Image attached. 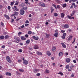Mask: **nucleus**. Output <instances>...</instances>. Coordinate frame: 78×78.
<instances>
[{
	"label": "nucleus",
	"mask_w": 78,
	"mask_h": 78,
	"mask_svg": "<svg viewBox=\"0 0 78 78\" xmlns=\"http://www.w3.org/2000/svg\"><path fill=\"white\" fill-rule=\"evenodd\" d=\"M19 71H20V72H23L24 71V70L23 69H19Z\"/></svg>",
	"instance_id": "nucleus-30"
},
{
	"label": "nucleus",
	"mask_w": 78,
	"mask_h": 78,
	"mask_svg": "<svg viewBox=\"0 0 78 78\" xmlns=\"http://www.w3.org/2000/svg\"><path fill=\"white\" fill-rule=\"evenodd\" d=\"M18 61L20 63L22 62V60H21V59H19L18 60Z\"/></svg>",
	"instance_id": "nucleus-55"
},
{
	"label": "nucleus",
	"mask_w": 78,
	"mask_h": 78,
	"mask_svg": "<svg viewBox=\"0 0 78 78\" xmlns=\"http://www.w3.org/2000/svg\"><path fill=\"white\" fill-rule=\"evenodd\" d=\"M28 34L29 35H31L32 34V32H31V31H29L28 32Z\"/></svg>",
	"instance_id": "nucleus-43"
},
{
	"label": "nucleus",
	"mask_w": 78,
	"mask_h": 78,
	"mask_svg": "<svg viewBox=\"0 0 78 78\" xmlns=\"http://www.w3.org/2000/svg\"><path fill=\"white\" fill-rule=\"evenodd\" d=\"M22 34V32H20L18 33V35H20Z\"/></svg>",
	"instance_id": "nucleus-53"
},
{
	"label": "nucleus",
	"mask_w": 78,
	"mask_h": 78,
	"mask_svg": "<svg viewBox=\"0 0 78 78\" xmlns=\"http://www.w3.org/2000/svg\"><path fill=\"white\" fill-rule=\"evenodd\" d=\"M30 42V41L29 39L27 40L26 41V43L27 44H28Z\"/></svg>",
	"instance_id": "nucleus-22"
},
{
	"label": "nucleus",
	"mask_w": 78,
	"mask_h": 78,
	"mask_svg": "<svg viewBox=\"0 0 78 78\" xmlns=\"http://www.w3.org/2000/svg\"><path fill=\"white\" fill-rule=\"evenodd\" d=\"M46 54L48 56H50L51 55V53L49 51H47L46 52Z\"/></svg>",
	"instance_id": "nucleus-12"
},
{
	"label": "nucleus",
	"mask_w": 78,
	"mask_h": 78,
	"mask_svg": "<svg viewBox=\"0 0 78 78\" xmlns=\"http://www.w3.org/2000/svg\"><path fill=\"white\" fill-rule=\"evenodd\" d=\"M6 59L7 61L9 63H11L12 61L10 59V57L9 56H7L6 57Z\"/></svg>",
	"instance_id": "nucleus-2"
},
{
	"label": "nucleus",
	"mask_w": 78,
	"mask_h": 78,
	"mask_svg": "<svg viewBox=\"0 0 78 78\" xmlns=\"http://www.w3.org/2000/svg\"><path fill=\"white\" fill-rule=\"evenodd\" d=\"M5 48V45H3L2 46V48Z\"/></svg>",
	"instance_id": "nucleus-56"
},
{
	"label": "nucleus",
	"mask_w": 78,
	"mask_h": 78,
	"mask_svg": "<svg viewBox=\"0 0 78 78\" xmlns=\"http://www.w3.org/2000/svg\"><path fill=\"white\" fill-rule=\"evenodd\" d=\"M21 39L23 41H25L26 39V38L23 36H21Z\"/></svg>",
	"instance_id": "nucleus-16"
},
{
	"label": "nucleus",
	"mask_w": 78,
	"mask_h": 78,
	"mask_svg": "<svg viewBox=\"0 0 78 78\" xmlns=\"http://www.w3.org/2000/svg\"><path fill=\"white\" fill-rule=\"evenodd\" d=\"M20 14L22 15H23L25 14V11L23 9H21L20 11Z\"/></svg>",
	"instance_id": "nucleus-4"
},
{
	"label": "nucleus",
	"mask_w": 78,
	"mask_h": 78,
	"mask_svg": "<svg viewBox=\"0 0 78 78\" xmlns=\"http://www.w3.org/2000/svg\"><path fill=\"white\" fill-rule=\"evenodd\" d=\"M39 48V46H38V45L36 44H35L34 46V48L35 49H38Z\"/></svg>",
	"instance_id": "nucleus-11"
},
{
	"label": "nucleus",
	"mask_w": 78,
	"mask_h": 78,
	"mask_svg": "<svg viewBox=\"0 0 78 78\" xmlns=\"http://www.w3.org/2000/svg\"><path fill=\"white\" fill-rule=\"evenodd\" d=\"M24 27V26L23 25L22 26H21V27L22 28H23Z\"/></svg>",
	"instance_id": "nucleus-59"
},
{
	"label": "nucleus",
	"mask_w": 78,
	"mask_h": 78,
	"mask_svg": "<svg viewBox=\"0 0 78 78\" xmlns=\"http://www.w3.org/2000/svg\"><path fill=\"white\" fill-rule=\"evenodd\" d=\"M25 23L26 24H27V23H30V22H29V21H28V20H27L26 22H25Z\"/></svg>",
	"instance_id": "nucleus-45"
},
{
	"label": "nucleus",
	"mask_w": 78,
	"mask_h": 78,
	"mask_svg": "<svg viewBox=\"0 0 78 78\" xmlns=\"http://www.w3.org/2000/svg\"><path fill=\"white\" fill-rule=\"evenodd\" d=\"M72 0H69V3H71L72 2Z\"/></svg>",
	"instance_id": "nucleus-62"
},
{
	"label": "nucleus",
	"mask_w": 78,
	"mask_h": 78,
	"mask_svg": "<svg viewBox=\"0 0 78 78\" xmlns=\"http://www.w3.org/2000/svg\"><path fill=\"white\" fill-rule=\"evenodd\" d=\"M45 73H49V71L47 69H46L45 71Z\"/></svg>",
	"instance_id": "nucleus-33"
},
{
	"label": "nucleus",
	"mask_w": 78,
	"mask_h": 78,
	"mask_svg": "<svg viewBox=\"0 0 78 78\" xmlns=\"http://www.w3.org/2000/svg\"><path fill=\"white\" fill-rule=\"evenodd\" d=\"M18 52L20 53H21L23 52V50L22 49H19L18 50Z\"/></svg>",
	"instance_id": "nucleus-32"
},
{
	"label": "nucleus",
	"mask_w": 78,
	"mask_h": 78,
	"mask_svg": "<svg viewBox=\"0 0 78 78\" xmlns=\"http://www.w3.org/2000/svg\"><path fill=\"white\" fill-rule=\"evenodd\" d=\"M28 9V8L27 7H25L23 8V9L24 10H27Z\"/></svg>",
	"instance_id": "nucleus-27"
},
{
	"label": "nucleus",
	"mask_w": 78,
	"mask_h": 78,
	"mask_svg": "<svg viewBox=\"0 0 78 78\" xmlns=\"http://www.w3.org/2000/svg\"><path fill=\"white\" fill-rule=\"evenodd\" d=\"M52 6L55 7V9H57V8L56 7V5H55V4H53L52 5Z\"/></svg>",
	"instance_id": "nucleus-37"
},
{
	"label": "nucleus",
	"mask_w": 78,
	"mask_h": 78,
	"mask_svg": "<svg viewBox=\"0 0 78 78\" xmlns=\"http://www.w3.org/2000/svg\"><path fill=\"white\" fill-rule=\"evenodd\" d=\"M66 33H64L63 34V36H65V37H66Z\"/></svg>",
	"instance_id": "nucleus-48"
},
{
	"label": "nucleus",
	"mask_w": 78,
	"mask_h": 78,
	"mask_svg": "<svg viewBox=\"0 0 78 78\" xmlns=\"http://www.w3.org/2000/svg\"><path fill=\"white\" fill-rule=\"evenodd\" d=\"M0 39H4V36L3 35H2L0 36Z\"/></svg>",
	"instance_id": "nucleus-29"
},
{
	"label": "nucleus",
	"mask_w": 78,
	"mask_h": 78,
	"mask_svg": "<svg viewBox=\"0 0 78 78\" xmlns=\"http://www.w3.org/2000/svg\"><path fill=\"white\" fill-rule=\"evenodd\" d=\"M70 59L69 58H66V62L69 63L70 62Z\"/></svg>",
	"instance_id": "nucleus-15"
},
{
	"label": "nucleus",
	"mask_w": 78,
	"mask_h": 78,
	"mask_svg": "<svg viewBox=\"0 0 78 78\" xmlns=\"http://www.w3.org/2000/svg\"><path fill=\"white\" fill-rule=\"evenodd\" d=\"M1 25L3 27H4V23L2 22H1Z\"/></svg>",
	"instance_id": "nucleus-36"
},
{
	"label": "nucleus",
	"mask_w": 78,
	"mask_h": 78,
	"mask_svg": "<svg viewBox=\"0 0 78 78\" xmlns=\"http://www.w3.org/2000/svg\"><path fill=\"white\" fill-rule=\"evenodd\" d=\"M65 55H66V56H67L68 55V52H66L65 53Z\"/></svg>",
	"instance_id": "nucleus-54"
},
{
	"label": "nucleus",
	"mask_w": 78,
	"mask_h": 78,
	"mask_svg": "<svg viewBox=\"0 0 78 78\" xmlns=\"http://www.w3.org/2000/svg\"><path fill=\"white\" fill-rule=\"evenodd\" d=\"M23 63L24 65H27L28 64V61L26 60H24V58L23 57Z\"/></svg>",
	"instance_id": "nucleus-1"
},
{
	"label": "nucleus",
	"mask_w": 78,
	"mask_h": 78,
	"mask_svg": "<svg viewBox=\"0 0 78 78\" xmlns=\"http://www.w3.org/2000/svg\"><path fill=\"white\" fill-rule=\"evenodd\" d=\"M45 35H46V37L47 38H48L50 36V35L49 34L46 33L45 34Z\"/></svg>",
	"instance_id": "nucleus-19"
},
{
	"label": "nucleus",
	"mask_w": 78,
	"mask_h": 78,
	"mask_svg": "<svg viewBox=\"0 0 78 78\" xmlns=\"http://www.w3.org/2000/svg\"><path fill=\"white\" fill-rule=\"evenodd\" d=\"M5 74L6 75L8 76H11L12 74L10 73L9 72H6L5 73Z\"/></svg>",
	"instance_id": "nucleus-14"
},
{
	"label": "nucleus",
	"mask_w": 78,
	"mask_h": 78,
	"mask_svg": "<svg viewBox=\"0 0 78 78\" xmlns=\"http://www.w3.org/2000/svg\"><path fill=\"white\" fill-rule=\"evenodd\" d=\"M69 25L68 24H65L63 26V27L64 28L67 29V28H68L69 27Z\"/></svg>",
	"instance_id": "nucleus-9"
},
{
	"label": "nucleus",
	"mask_w": 78,
	"mask_h": 78,
	"mask_svg": "<svg viewBox=\"0 0 78 78\" xmlns=\"http://www.w3.org/2000/svg\"><path fill=\"white\" fill-rule=\"evenodd\" d=\"M2 52L4 54H5L6 53V52H5V51H2Z\"/></svg>",
	"instance_id": "nucleus-61"
},
{
	"label": "nucleus",
	"mask_w": 78,
	"mask_h": 78,
	"mask_svg": "<svg viewBox=\"0 0 78 78\" xmlns=\"http://www.w3.org/2000/svg\"><path fill=\"white\" fill-rule=\"evenodd\" d=\"M55 32L56 33H58V31L57 30H55Z\"/></svg>",
	"instance_id": "nucleus-58"
},
{
	"label": "nucleus",
	"mask_w": 78,
	"mask_h": 78,
	"mask_svg": "<svg viewBox=\"0 0 78 78\" xmlns=\"http://www.w3.org/2000/svg\"><path fill=\"white\" fill-rule=\"evenodd\" d=\"M58 33H55V34H54L53 35L55 37H58Z\"/></svg>",
	"instance_id": "nucleus-24"
},
{
	"label": "nucleus",
	"mask_w": 78,
	"mask_h": 78,
	"mask_svg": "<svg viewBox=\"0 0 78 78\" xmlns=\"http://www.w3.org/2000/svg\"><path fill=\"white\" fill-rule=\"evenodd\" d=\"M4 16L7 19L9 20L10 19L9 16L6 14H4Z\"/></svg>",
	"instance_id": "nucleus-7"
},
{
	"label": "nucleus",
	"mask_w": 78,
	"mask_h": 78,
	"mask_svg": "<svg viewBox=\"0 0 78 78\" xmlns=\"http://www.w3.org/2000/svg\"><path fill=\"white\" fill-rule=\"evenodd\" d=\"M37 55H42V53L41 52H40L39 51H37L36 52Z\"/></svg>",
	"instance_id": "nucleus-8"
},
{
	"label": "nucleus",
	"mask_w": 78,
	"mask_h": 78,
	"mask_svg": "<svg viewBox=\"0 0 78 78\" xmlns=\"http://www.w3.org/2000/svg\"><path fill=\"white\" fill-rule=\"evenodd\" d=\"M19 4V2L18 1H16V2H15V5H17Z\"/></svg>",
	"instance_id": "nucleus-31"
},
{
	"label": "nucleus",
	"mask_w": 78,
	"mask_h": 78,
	"mask_svg": "<svg viewBox=\"0 0 78 78\" xmlns=\"http://www.w3.org/2000/svg\"><path fill=\"white\" fill-rule=\"evenodd\" d=\"M54 16L55 17H57L58 16V15L57 13L55 12L54 13Z\"/></svg>",
	"instance_id": "nucleus-42"
},
{
	"label": "nucleus",
	"mask_w": 78,
	"mask_h": 78,
	"mask_svg": "<svg viewBox=\"0 0 78 78\" xmlns=\"http://www.w3.org/2000/svg\"><path fill=\"white\" fill-rule=\"evenodd\" d=\"M73 62H74V63H76V60H73Z\"/></svg>",
	"instance_id": "nucleus-60"
},
{
	"label": "nucleus",
	"mask_w": 78,
	"mask_h": 78,
	"mask_svg": "<svg viewBox=\"0 0 78 78\" xmlns=\"http://www.w3.org/2000/svg\"><path fill=\"white\" fill-rule=\"evenodd\" d=\"M29 25V24H28V23L25 24V27H27V26H28Z\"/></svg>",
	"instance_id": "nucleus-57"
},
{
	"label": "nucleus",
	"mask_w": 78,
	"mask_h": 78,
	"mask_svg": "<svg viewBox=\"0 0 78 78\" xmlns=\"http://www.w3.org/2000/svg\"><path fill=\"white\" fill-rule=\"evenodd\" d=\"M58 55L60 56H62L63 55V53L62 52H60L59 53Z\"/></svg>",
	"instance_id": "nucleus-21"
},
{
	"label": "nucleus",
	"mask_w": 78,
	"mask_h": 78,
	"mask_svg": "<svg viewBox=\"0 0 78 78\" xmlns=\"http://www.w3.org/2000/svg\"><path fill=\"white\" fill-rule=\"evenodd\" d=\"M72 5L73 6V5H74V7H75L76 5H75V3H74V2L73 3Z\"/></svg>",
	"instance_id": "nucleus-52"
},
{
	"label": "nucleus",
	"mask_w": 78,
	"mask_h": 78,
	"mask_svg": "<svg viewBox=\"0 0 78 78\" xmlns=\"http://www.w3.org/2000/svg\"><path fill=\"white\" fill-rule=\"evenodd\" d=\"M32 38L36 41L39 40V37L38 36L36 37L35 36H33Z\"/></svg>",
	"instance_id": "nucleus-5"
},
{
	"label": "nucleus",
	"mask_w": 78,
	"mask_h": 78,
	"mask_svg": "<svg viewBox=\"0 0 78 78\" xmlns=\"http://www.w3.org/2000/svg\"><path fill=\"white\" fill-rule=\"evenodd\" d=\"M69 65H67L66 66V68L67 69H68L69 68Z\"/></svg>",
	"instance_id": "nucleus-28"
},
{
	"label": "nucleus",
	"mask_w": 78,
	"mask_h": 78,
	"mask_svg": "<svg viewBox=\"0 0 78 78\" xmlns=\"http://www.w3.org/2000/svg\"><path fill=\"white\" fill-rule=\"evenodd\" d=\"M56 8L58 9H59L60 8V6L59 5H57Z\"/></svg>",
	"instance_id": "nucleus-44"
},
{
	"label": "nucleus",
	"mask_w": 78,
	"mask_h": 78,
	"mask_svg": "<svg viewBox=\"0 0 78 78\" xmlns=\"http://www.w3.org/2000/svg\"><path fill=\"white\" fill-rule=\"evenodd\" d=\"M75 66L73 65L70 66V68L72 69L73 68H74Z\"/></svg>",
	"instance_id": "nucleus-38"
},
{
	"label": "nucleus",
	"mask_w": 78,
	"mask_h": 78,
	"mask_svg": "<svg viewBox=\"0 0 78 78\" xmlns=\"http://www.w3.org/2000/svg\"><path fill=\"white\" fill-rule=\"evenodd\" d=\"M67 17L68 18V19H74V17H71V16H69V15H67Z\"/></svg>",
	"instance_id": "nucleus-10"
},
{
	"label": "nucleus",
	"mask_w": 78,
	"mask_h": 78,
	"mask_svg": "<svg viewBox=\"0 0 78 78\" xmlns=\"http://www.w3.org/2000/svg\"><path fill=\"white\" fill-rule=\"evenodd\" d=\"M14 2H11L10 4V5L12 6H13L14 4Z\"/></svg>",
	"instance_id": "nucleus-41"
},
{
	"label": "nucleus",
	"mask_w": 78,
	"mask_h": 78,
	"mask_svg": "<svg viewBox=\"0 0 78 78\" xmlns=\"http://www.w3.org/2000/svg\"><path fill=\"white\" fill-rule=\"evenodd\" d=\"M73 36H70L67 39L68 41H70L72 39Z\"/></svg>",
	"instance_id": "nucleus-13"
},
{
	"label": "nucleus",
	"mask_w": 78,
	"mask_h": 78,
	"mask_svg": "<svg viewBox=\"0 0 78 78\" xmlns=\"http://www.w3.org/2000/svg\"><path fill=\"white\" fill-rule=\"evenodd\" d=\"M8 9L9 10H10L11 8L10 6H8L7 7Z\"/></svg>",
	"instance_id": "nucleus-46"
},
{
	"label": "nucleus",
	"mask_w": 78,
	"mask_h": 78,
	"mask_svg": "<svg viewBox=\"0 0 78 78\" xmlns=\"http://www.w3.org/2000/svg\"><path fill=\"white\" fill-rule=\"evenodd\" d=\"M54 11V9L52 8V7L51 8V13H52Z\"/></svg>",
	"instance_id": "nucleus-26"
},
{
	"label": "nucleus",
	"mask_w": 78,
	"mask_h": 78,
	"mask_svg": "<svg viewBox=\"0 0 78 78\" xmlns=\"http://www.w3.org/2000/svg\"><path fill=\"white\" fill-rule=\"evenodd\" d=\"M62 38L63 39H65V37L63 35L62 36Z\"/></svg>",
	"instance_id": "nucleus-49"
},
{
	"label": "nucleus",
	"mask_w": 78,
	"mask_h": 78,
	"mask_svg": "<svg viewBox=\"0 0 78 78\" xmlns=\"http://www.w3.org/2000/svg\"><path fill=\"white\" fill-rule=\"evenodd\" d=\"M33 72L35 73H37L39 72V69L37 68H34L33 69Z\"/></svg>",
	"instance_id": "nucleus-3"
},
{
	"label": "nucleus",
	"mask_w": 78,
	"mask_h": 78,
	"mask_svg": "<svg viewBox=\"0 0 78 78\" xmlns=\"http://www.w3.org/2000/svg\"><path fill=\"white\" fill-rule=\"evenodd\" d=\"M61 44L63 48H66V45H65V44H64V43H61Z\"/></svg>",
	"instance_id": "nucleus-20"
},
{
	"label": "nucleus",
	"mask_w": 78,
	"mask_h": 78,
	"mask_svg": "<svg viewBox=\"0 0 78 78\" xmlns=\"http://www.w3.org/2000/svg\"><path fill=\"white\" fill-rule=\"evenodd\" d=\"M8 38H9V36L8 35H6L4 37L5 39H8Z\"/></svg>",
	"instance_id": "nucleus-23"
},
{
	"label": "nucleus",
	"mask_w": 78,
	"mask_h": 78,
	"mask_svg": "<svg viewBox=\"0 0 78 78\" xmlns=\"http://www.w3.org/2000/svg\"><path fill=\"white\" fill-rule=\"evenodd\" d=\"M16 41L18 42H20V39L19 38H17L16 39Z\"/></svg>",
	"instance_id": "nucleus-47"
},
{
	"label": "nucleus",
	"mask_w": 78,
	"mask_h": 78,
	"mask_svg": "<svg viewBox=\"0 0 78 78\" xmlns=\"http://www.w3.org/2000/svg\"><path fill=\"white\" fill-rule=\"evenodd\" d=\"M64 16H65V15L64 14V13H61V17L62 18H63Z\"/></svg>",
	"instance_id": "nucleus-18"
},
{
	"label": "nucleus",
	"mask_w": 78,
	"mask_h": 78,
	"mask_svg": "<svg viewBox=\"0 0 78 78\" xmlns=\"http://www.w3.org/2000/svg\"><path fill=\"white\" fill-rule=\"evenodd\" d=\"M56 47L55 46H53L52 48V51H56Z\"/></svg>",
	"instance_id": "nucleus-17"
},
{
	"label": "nucleus",
	"mask_w": 78,
	"mask_h": 78,
	"mask_svg": "<svg viewBox=\"0 0 78 78\" xmlns=\"http://www.w3.org/2000/svg\"><path fill=\"white\" fill-rule=\"evenodd\" d=\"M58 74L61 75L62 76L63 75V73L62 72H59L58 73Z\"/></svg>",
	"instance_id": "nucleus-39"
},
{
	"label": "nucleus",
	"mask_w": 78,
	"mask_h": 78,
	"mask_svg": "<svg viewBox=\"0 0 78 78\" xmlns=\"http://www.w3.org/2000/svg\"><path fill=\"white\" fill-rule=\"evenodd\" d=\"M41 76V73H38L36 74V76Z\"/></svg>",
	"instance_id": "nucleus-40"
},
{
	"label": "nucleus",
	"mask_w": 78,
	"mask_h": 78,
	"mask_svg": "<svg viewBox=\"0 0 78 78\" xmlns=\"http://www.w3.org/2000/svg\"><path fill=\"white\" fill-rule=\"evenodd\" d=\"M25 37L26 38H28V35L26 34L25 35Z\"/></svg>",
	"instance_id": "nucleus-50"
},
{
	"label": "nucleus",
	"mask_w": 78,
	"mask_h": 78,
	"mask_svg": "<svg viewBox=\"0 0 78 78\" xmlns=\"http://www.w3.org/2000/svg\"><path fill=\"white\" fill-rule=\"evenodd\" d=\"M65 30H61V32L62 33H65Z\"/></svg>",
	"instance_id": "nucleus-51"
},
{
	"label": "nucleus",
	"mask_w": 78,
	"mask_h": 78,
	"mask_svg": "<svg viewBox=\"0 0 78 78\" xmlns=\"http://www.w3.org/2000/svg\"><path fill=\"white\" fill-rule=\"evenodd\" d=\"M72 77H73L74 76V75L73 74H72L71 76Z\"/></svg>",
	"instance_id": "nucleus-63"
},
{
	"label": "nucleus",
	"mask_w": 78,
	"mask_h": 78,
	"mask_svg": "<svg viewBox=\"0 0 78 78\" xmlns=\"http://www.w3.org/2000/svg\"><path fill=\"white\" fill-rule=\"evenodd\" d=\"M14 11H18V9L17 8V7H16V8H15L14 9Z\"/></svg>",
	"instance_id": "nucleus-35"
},
{
	"label": "nucleus",
	"mask_w": 78,
	"mask_h": 78,
	"mask_svg": "<svg viewBox=\"0 0 78 78\" xmlns=\"http://www.w3.org/2000/svg\"><path fill=\"white\" fill-rule=\"evenodd\" d=\"M62 6L63 8H66L67 7L66 4H64Z\"/></svg>",
	"instance_id": "nucleus-25"
},
{
	"label": "nucleus",
	"mask_w": 78,
	"mask_h": 78,
	"mask_svg": "<svg viewBox=\"0 0 78 78\" xmlns=\"http://www.w3.org/2000/svg\"><path fill=\"white\" fill-rule=\"evenodd\" d=\"M39 5L41 7H45V4L44 3L39 2Z\"/></svg>",
	"instance_id": "nucleus-6"
},
{
	"label": "nucleus",
	"mask_w": 78,
	"mask_h": 78,
	"mask_svg": "<svg viewBox=\"0 0 78 78\" xmlns=\"http://www.w3.org/2000/svg\"><path fill=\"white\" fill-rule=\"evenodd\" d=\"M14 14L15 16H17L18 15V12H14Z\"/></svg>",
	"instance_id": "nucleus-34"
},
{
	"label": "nucleus",
	"mask_w": 78,
	"mask_h": 78,
	"mask_svg": "<svg viewBox=\"0 0 78 78\" xmlns=\"http://www.w3.org/2000/svg\"><path fill=\"white\" fill-rule=\"evenodd\" d=\"M0 78H3V76L2 75H0Z\"/></svg>",
	"instance_id": "nucleus-64"
}]
</instances>
